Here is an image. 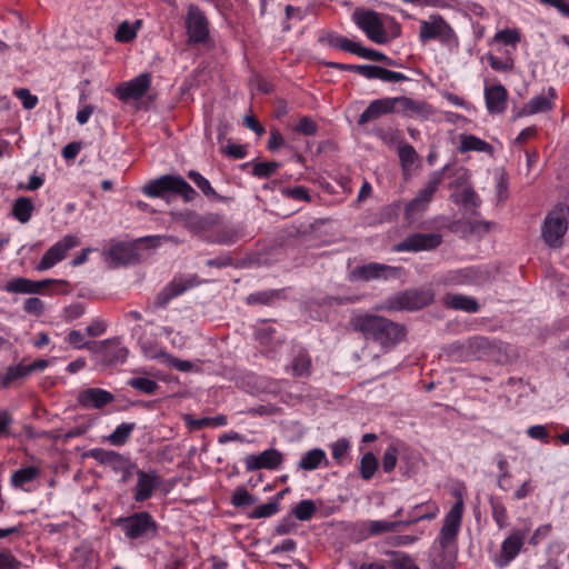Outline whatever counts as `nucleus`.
<instances>
[{
  "label": "nucleus",
  "instance_id": "nucleus-1",
  "mask_svg": "<svg viewBox=\"0 0 569 569\" xmlns=\"http://www.w3.org/2000/svg\"><path fill=\"white\" fill-rule=\"evenodd\" d=\"M389 113H399L403 117H419L427 120L433 114V109L426 101L413 100L405 96L381 98L370 102L358 118V124L367 123Z\"/></svg>",
  "mask_w": 569,
  "mask_h": 569
},
{
  "label": "nucleus",
  "instance_id": "nucleus-2",
  "mask_svg": "<svg viewBox=\"0 0 569 569\" xmlns=\"http://www.w3.org/2000/svg\"><path fill=\"white\" fill-rule=\"evenodd\" d=\"M358 331L367 341L378 345L382 352L393 349L406 336L403 325L377 315L358 316Z\"/></svg>",
  "mask_w": 569,
  "mask_h": 569
},
{
  "label": "nucleus",
  "instance_id": "nucleus-3",
  "mask_svg": "<svg viewBox=\"0 0 569 569\" xmlns=\"http://www.w3.org/2000/svg\"><path fill=\"white\" fill-rule=\"evenodd\" d=\"M463 515V500L459 496L449 512L445 516L438 541L441 551L430 560V569H455L456 557L446 552L455 543L460 531Z\"/></svg>",
  "mask_w": 569,
  "mask_h": 569
},
{
  "label": "nucleus",
  "instance_id": "nucleus-4",
  "mask_svg": "<svg viewBox=\"0 0 569 569\" xmlns=\"http://www.w3.org/2000/svg\"><path fill=\"white\" fill-rule=\"evenodd\" d=\"M114 523L121 528L126 538L132 541H149L158 535V523L147 511L119 517Z\"/></svg>",
  "mask_w": 569,
  "mask_h": 569
},
{
  "label": "nucleus",
  "instance_id": "nucleus-5",
  "mask_svg": "<svg viewBox=\"0 0 569 569\" xmlns=\"http://www.w3.org/2000/svg\"><path fill=\"white\" fill-rule=\"evenodd\" d=\"M168 192L180 196L186 202L194 200L198 196L181 176L174 174H164L143 187V193L152 198H163Z\"/></svg>",
  "mask_w": 569,
  "mask_h": 569
},
{
  "label": "nucleus",
  "instance_id": "nucleus-6",
  "mask_svg": "<svg viewBox=\"0 0 569 569\" xmlns=\"http://www.w3.org/2000/svg\"><path fill=\"white\" fill-rule=\"evenodd\" d=\"M419 40L423 44L430 40H438L449 49L458 48L459 46L456 31L439 13H432L427 20L420 21Z\"/></svg>",
  "mask_w": 569,
  "mask_h": 569
},
{
  "label": "nucleus",
  "instance_id": "nucleus-7",
  "mask_svg": "<svg viewBox=\"0 0 569 569\" xmlns=\"http://www.w3.org/2000/svg\"><path fill=\"white\" fill-rule=\"evenodd\" d=\"M389 17L373 10L358 8V29L376 44H386L400 33V27L396 24V31L389 36L385 20Z\"/></svg>",
  "mask_w": 569,
  "mask_h": 569
},
{
  "label": "nucleus",
  "instance_id": "nucleus-8",
  "mask_svg": "<svg viewBox=\"0 0 569 569\" xmlns=\"http://www.w3.org/2000/svg\"><path fill=\"white\" fill-rule=\"evenodd\" d=\"M433 301L430 290H406L391 296L387 300V307L391 310H419Z\"/></svg>",
  "mask_w": 569,
  "mask_h": 569
},
{
  "label": "nucleus",
  "instance_id": "nucleus-9",
  "mask_svg": "<svg viewBox=\"0 0 569 569\" xmlns=\"http://www.w3.org/2000/svg\"><path fill=\"white\" fill-rule=\"evenodd\" d=\"M184 26L189 44H199L208 41L210 37L209 21L198 6L190 4L188 7Z\"/></svg>",
  "mask_w": 569,
  "mask_h": 569
},
{
  "label": "nucleus",
  "instance_id": "nucleus-10",
  "mask_svg": "<svg viewBox=\"0 0 569 569\" xmlns=\"http://www.w3.org/2000/svg\"><path fill=\"white\" fill-rule=\"evenodd\" d=\"M527 531L522 529L513 530L501 543L499 555L493 559L495 566L499 569L507 567L520 553L525 546Z\"/></svg>",
  "mask_w": 569,
  "mask_h": 569
},
{
  "label": "nucleus",
  "instance_id": "nucleus-11",
  "mask_svg": "<svg viewBox=\"0 0 569 569\" xmlns=\"http://www.w3.org/2000/svg\"><path fill=\"white\" fill-rule=\"evenodd\" d=\"M568 229L567 218L562 211L550 212L542 226V238L545 242L552 248L561 244V239Z\"/></svg>",
  "mask_w": 569,
  "mask_h": 569
},
{
  "label": "nucleus",
  "instance_id": "nucleus-12",
  "mask_svg": "<svg viewBox=\"0 0 569 569\" xmlns=\"http://www.w3.org/2000/svg\"><path fill=\"white\" fill-rule=\"evenodd\" d=\"M442 242V236L439 233L416 232L406 237L396 246L398 251L419 252L438 248Z\"/></svg>",
  "mask_w": 569,
  "mask_h": 569
},
{
  "label": "nucleus",
  "instance_id": "nucleus-13",
  "mask_svg": "<svg viewBox=\"0 0 569 569\" xmlns=\"http://www.w3.org/2000/svg\"><path fill=\"white\" fill-rule=\"evenodd\" d=\"M79 240L77 237L68 234L64 236L60 241L54 243L52 247H50L44 254L42 256L41 260L37 264L36 269L38 271H44L53 266H56L58 262L64 259L67 252L78 246Z\"/></svg>",
  "mask_w": 569,
  "mask_h": 569
},
{
  "label": "nucleus",
  "instance_id": "nucleus-14",
  "mask_svg": "<svg viewBox=\"0 0 569 569\" xmlns=\"http://www.w3.org/2000/svg\"><path fill=\"white\" fill-rule=\"evenodd\" d=\"M197 284L194 277L174 278L156 297L152 302L154 309H163L176 297Z\"/></svg>",
  "mask_w": 569,
  "mask_h": 569
},
{
  "label": "nucleus",
  "instance_id": "nucleus-15",
  "mask_svg": "<svg viewBox=\"0 0 569 569\" xmlns=\"http://www.w3.org/2000/svg\"><path fill=\"white\" fill-rule=\"evenodd\" d=\"M176 221L181 222L191 232H202L217 223L218 217L213 213L200 214L193 210L184 209L173 214Z\"/></svg>",
  "mask_w": 569,
  "mask_h": 569
},
{
  "label": "nucleus",
  "instance_id": "nucleus-16",
  "mask_svg": "<svg viewBox=\"0 0 569 569\" xmlns=\"http://www.w3.org/2000/svg\"><path fill=\"white\" fill-rule=\"evenodd\" d=\"M151 83L148 73L139 74L138 77L119 84L116 88V97L121 101L137 100L144 96Z\"/></svg>",
  "mask_w": 569,
  "mask_h": 569
},
{
  "label": "nucleus",
  "instance_id": "nucleus-17",
  "mask_svg": "<svg viewBox=\"0 0 569 569\" xmlns=\"http://www.w3.org/2000/svg\"><path fill=\"white\" fill-rule=\"evenodd\" d=\"M137 485L133 488V500L143 502L150 499L160 485V477L156 470L144 471L137 469Z\"/></svg>",
  "mask_w": 569,
  "mask_h": 569
},
{
  "label": "nucleus",
  "instance_id": "nucleus-18",
  "mask_svg": "<svg viewBox=\"0 0 569 569\" xmlns=\"http://www.w3.org/2000/svg\"><path fill=\"white\" fill-rule=\"evenodd\" d=\"M446 166L442 170L436 171L432 178L429 180L427 186L421 189L418 196L412 199L406 207L407 214H411L415 211L423 210L426 206L431 201L435 192L437 191L440 182L443 178V172L447 169Z\"/></svg>",
  "mask_w": 569,
  "mask_h": 569
},
{
  "label": "nucleus",
  "instance_id": "nucleus-19",
  "mask_svg": "<svg viewBox=\"0 0 569 569\" xmlns=\"http://www.w3.org/2000/svg\"><path fill=\"white\" fill-rule=\"evenodd\" d=\"M282 462V453L277 449H267L259 455H249L244 459L247 471L260 469H278Z\"/></svg>",
  "mask_w": 569,
  "mask_h": 569
},
{
  "label": "nucleus",
  "instance_id": "nucleus-20",
  "mask_svg": "<svg viewBox=\"0 0 569 569\" xmlns=\"http://www.w3.org/2000/svg\"><path fill=\"white\" fill-rule=\"evenodd\" d=\"M114 396L101 388H87L81 390L77 397L80 407L89 409H103L106 406L113 402Z\"/></svg>",
  "mask_w": 569,
  "mask_h": 569
},
{
  "label": "nucleus",
  "instance_id": "nucleus-21",
  "mask_svg": "<svg viewBox=\"0 0 569 569\" xmlns=\"http://www.w3.org/2000/svg\"><path fill=\"white\" fill-rule=\"evenodd\" d=\"M106 366L122 363L128 357V349L121 345L118 339H107L102 341L97 350Z\"/></svg>",
  "mask_w": 569,
  "mask_h": 569
},
{
  "label": "nucleus",
  "instance_id": "nucleus-22",
  "mask_svg": "<svg viewBox=\"0 0 569 569\" xmlns=\"http://www.w3.org/2000/svg\"><path fill=\"white\" fill-rule=\"evenodd\" d=\"M557 98L556 89L548 88L547 94H540L531 98L519 111L518 117H527L536 113L548 112L553 108V101Z\"/></svg>",
  "mask_w": 569,
  "mask_h": 569
},
{
  "label": "nucleus",
  "instance_id": "nucleus-23",
  "mask_svg": "<svg viewBox=\"0 0 569 569\" xmlns=\"http://www.w3.org/2000/svg\"><path fill=\"white\" fill-rule=\"evenodd\" d=\"M41 469L36 466H28L16 470L10 478L13 488L31 492L36 487L34 481L39 479Z\"/></svg>",
  "mask_w": 569,
  "mask_h": 569
},
{
  "label": "nucleus",
  "instance_id": "nucleus-24",
  "mask_svg": "<svg viewBox=\"0 0 569 569\" xmlns=\"http://www.w3.org/2000/svg\"><path fill=\"white\" fill-rule=\"evenodd\" d=\"M486 107L489 113H501L507 108L508 91L502 84L485 87Z\"/></svg>",
  "mask_w": 569,
  "mask_h": 569
},
{
  "label": "nucleus",
  "instance_id": "nucleus-25",
  "mask_svg": "<svg viewBox=\"0 0 569 569\" xmlns=\"http://www.w3.org/2000/svg\"><path fill=\"white\" fill-rule=\"evenodd\" d=\"M52 279H44L40 281L30 280L27 278H13L7 282L4 290L11 293H39L43 288L53 283Z\"/></svg>",
  "mask_w": 569,
  "mask_h": 569
},
{
  "label": "nucleus",
  "instance_id": "nucleus-26",
  "mask_svg": "<svg viewBox=\"0 0 569 569\" xmlns=\"http://www.w3.org/2000/svg\"><path fill=\"white\" fill-rule=\"evenodd\" d=\"M401 526H405L403 519L397 521L368 520L362 522L360 530H358V539H367L371 536L397 531Z\"/></svg>",
  "mask_w": 569,
  "mask_h": 569
},
{
  "label": "nucleus",
  "instance_id": "nucleus-27",
  "mask_svg": "<svg viewBox=\"0 0 569 569\" xmlns=\"http://www.w3.org/2000/svg\"><path fill=\"white\" fill-rule=\"evenodd\" d=\"M256 339L267 353L274 352L283 342V337L268 322H263L256 330Z\"/></svg>",
  "mask_w": 569,
  "mask_h": 569
},
{
  "label": "nucleus",
  "instance_id": "nucleus-28",
  "mask_svg": "<svg viewBox=\"0 0 569 569\" xmlns=\"http://www.w3.org/2000/svg\"><path fill=\"white\" fill-rule=\"evenodd\" d=\"M88 456L97 462L110 467L114 472L123 469V465L128 457L114 451L103 448H93L88 451Z\"/></svg>",
  "mask_w": 569,
  "mask_h": 569
},
{
  "label": "nucleus",
  "instance_id": "nucleus-29",
  "mask_svg": "<svg viewBox=\"0 0 569 569\" xmlns=\"http://www.w3.org/2000/svg\"><path fill=\"white\" fill-rule=\"evenodd\" d=\"M399 269L396 267L370 262L368 264H363L362 267H358V278L363 280H372V279H389L398 276Z\"/></svg>",
  "mask_w": 569,
  "mask_h": 569
},
{
  "label": "nucleus",
  "instance_id": "nucleus-30",
  "mask_svg": "<svg viewBox=\"0 0 569 569\" xmlns=\"http://www.w3.org/2000/svg\"><path fill=\"white\" fill-rule=\"evenodd\" d=\"M479 271L473 267L450 270L442 278L445 286H470L477 282Z\"/></svg>",
  "mask_w": 569,
  "mask_h": 569
},
{
  "label": "nucleus",
  "instance_id": "nucleus-31",
  "mask_svg": "<svg viewBox=\"0 0 569 569\" xmlns=\"http://www.w3.org/2000/svg\"><path fill=\"white\" fill-rule=\"evenodd\" d=\"M318 41L325 47L335 48L356 54V41H352L336 32H323L319 36Z\"/></svg>",
  "mask_w": 569,
  "mask_h": 569
},
{
  "label": "nucleus",
  "instance_id": "nucleus-32",
  "mask_svg": "<svg viewBox=\"0 0 569 569\" xmlns=\"http://www.w3.org/2000/svg\"><path fill=\"white\" fill-rule=\"evenodd\" d=\"M327 466L328 459L326 451L320 448L311 449L305 452L298 463V468L307 471L318 469L320 466Z\"/></svg>",
  "mask_w": 569,
  "mask_h": 569
},
{
  "label": "nucleus",
  "instance_id": "nucleus-33",
  "mask_svg": "<svg viewBox=\"0 0 569 569\" xmlns=\"http://www.w3.org/2000/svg\"><path fill=\"white\" fill-rule=\"evenodd\" d=\"M446 306L455 310H463L469 313L479 311L480 306L478 301L463 295H448L446 297Z\"/></svg>",
  "mask_w": 569,
  "mask_h": 569
},
{
  "label": "nucleus",
  "instance_id": "nucleus-34",
  "mask_svg": "<svg viewBox=\"0 0 569 569\" xmlns=\"http://www.w3.org/2000/svg\"><path fill=\"white\" fill-rule=\"evenodd\" d=\"M311 358L307 350L299 349L297 353L293 356L291 362V370L295 377L306 378L311 373Z\"/></svg>",
  "mask_w": 569,
  "mask_h": 569
},
{
  "label": "nucleus",
  "instance_id": "nucleus-35",
  "mask_svg": "<svg viewBox=\"0 0 569 569\" xmlns=\"http://www.w3.org/2000/svg\"><path fill=\"white\" fill-rule=\"evenodd\" d=\"M188 178L201 190V192L210 200L224 201L226 198L217 193L210 181L196 170L188 172Z\"/></svg>",
  "mask_w": 569,
  "mask_h": 569
},
{
  "label": "nucleus",
  "instance_id": "nucleus-36",
  "mask_svg": "<svg viewBox=\"0 0 569 569\" xmlns=\"http://www.w3.org/2000/svg\"><path fill=\"white\" fill-rule=\"evenodd\" d=\"M134 429V422H122L117 426L109 436L106 437V441L116 447L123 446L129 441Z\"/></svg>",
  "mask_w": 569,
  "mask_h": 569
},
{
  "label": "nucleus",
  "instance_id": "nucleus-37",
  "mask_svg": "<svg viewBox=\"0 0 569 569\" xmlns=\"http://www.w3.org/2000/svg\"><path fill=\"white\" fill-rule=\"evenodd\" d=\"M103 256L107 261L120 264L126 263L130 259L131 250L123 242H114L109 249L103 251Z\"/></svg>",
  "mask_w": 569,
  "mask_h": 569
},
{
  "label": "nucleus",
  "instance_id": "nucleus-38",
  "mask_svg": "<svg viewBox=\"0 0 569 569\" xmlns=\"http://www.w3.org/2000/svg\"><path fill=\"white\" fill-rule=\"evenodd\" d=\"M492 147L486 142L485 140L473 136V134H462L459 151L461 153L469 151H478V152H489Z\"/></svg>",
  "mask_w": 569,
  "mask_h": 569
},
{
  "label": "nucleus",
  "instance_id": "nucleus-39",
  "mask_svg": "<svg viewBox=\"0 0 569 569\" xmlns=\"http://www.w3.org/2000/svg\"><path fill=\"white\" fill-rule=\"evenodd\" d=\"M33 203L29 198H18L12 207L13 217L21 223H27L32 214Z\"/></svg>",
  "mask_w": 569,
  "mask_h": 569
},
{
  "label": "nucleus",
  "instance_id": "nucleus-40",
  "mask_svg": "<svg viewBox=\"0 0 569 569\" xmlns=\"http://www.w3.org/2000/svg\"><path fill=\"white\" fill-rule=\"evenodd\" d=\"M28 375V370L26 369L24 363H18L14 366H10L3 373H0V382L2 387L8 388L11 383L17 380L26 378Z\"/></svg>",
  "mask_w": 569,
  "mask_h": 569
},
{
  "label": "nucleus",
  "instance_id": "nucleus-41",
  "mask_svg": "<svg viewBox=\"0 0 569 569\" xmlns=\"http://www.w3.org/2000/svg\"><path fill=\"white\" fill-rule=\"evenodd\" d=\"M492 518L499 529H503L508 525V512L502 501L497 497L489 499Z\"/></svg>",
  "mask_w": 569,
  "mask_h": 569
},
{
  "label": "nucleus",
  "instance_id": "nucleus-42",
  "mask_svg": "<svg viewBox=\"0 0 569 569\" xmlns=\"http://www.w3.org/2000/svg\"><path fill=\"white\" fill-rule=\"evenodd\" d=\"M379 466L378 459L372 452H366L360 461V475L365 480L372 478Z\"/></svg>",
  "mask_w": 569,
  "mask_h": 569
},
{
  "label": "nucleus",
  "instance_id": "nucleus-43",
  "mask_svg": "<svg viewBox=\"0 0 569 569\" xmlns=\"http://www.w3.org/2000/svg\"><path fill=\"white\" fill-rule=\"evenodd\" d=\"M128 386L131 388L141 391L146 395H154L157 389L159 388V385L157 381L143 378V377H134L128 380Z\"/></svg>",
  "mask_w": 569,
  "mask_h": 569
},
{
  "label": "nucleus",
  "instance_id": "nucleus-44",
  "mask_svg": "<svg viewBox=\"0 0 569 569\" xmlns=\"http://www.w3.org/2000/svg\"><path fill=\"white\" fill-rule=\"evenodd\" d=\"M317 507L312 500H301L292 510L295 517L300 521H307L312 518Z\"/></svg>",
  "mask_w": 569,
  "mask_h": 569
},
{
  "label": "nucleus",
  "instance_id": "nucleus-45",
  "mask_svg": "<svg viewBox=\"0 0 569 569\" xmlns=\"http://www.w3.org/2000/svg\"><path fill=\"white\" fill-rule=\"evenodd\" d=\"M398 156L403 169H409L418 159V153L409 143H403L398 148Z\"/></svg>",
  "mask_w": 569,
  "mask_h": 569
},
{
  "label": "nucleus",
  "instance_id": "nucleus-46",
  "mask_svg": "<svg viewBox=\"0 0 569 569\" xmlns=\"http://www.w3.org/2000/svg\"><path fill=\"white\" fill-rule=\"evenodd\" d=\"M141 350L143 356L148 359H160L162 363L166 360L168 352L166 349L157 343H152L151 341H142Z\"/></svg>",
  "mask_w": 569,
  "mask_h": 569
},
{
  "label": "nucleus",
  "instance_id": "nucleus-47",
  "mask_svg": "<svg viewBox=\"0 0 569 569\" xmlns=\"http://www.w3.org/2000/svg\"><path fill=\"white\" fill-rule=\"evenodd\" d=\"M292 130L303 136H315L318 132V124L311 117L303 116L292 127Z\"/></svg>",
  "mask_w": 569,
  "mask_h": 569
},
{
  "label": "nucleus",
  "instance_id": "nucleus-48",
  "mask_svg": "<svg viewBox=\"0 0 569 569\" xmlns=\"http://www.w3.org/2000/svg\"><path fill=\"white\" fill-rule=\"evenodd\" d=\"M280 510V505L277 501H269L263 505L257 506L249 515L252 519L268 518L276 515Z\"/></svg>",
  "mask_w": 569,
  "mask_h": 569
},
{
  "label": "nucleus",
  "instance_id": "nucleus-49",
  "mask_svg": "<svg viewBox=\"0 0 569 569\" xmlns=\"http://www.w3.org/2000/svg\"><path fill=\"white\" fill-rule=\"evenodd\" d=\"M256 502V498L249 493V491L240 486L237 487L231 497V503L234 507L251 506Z\"/></svg>",
  "mask_w": 569,
  "mask_h": 569
},
{
  "label": "nucleus",
  "instance_id": "nucleus-50",
  "mask_svg": "<svg viewBox=\"0 0 569 569\" xmlns=\"http://www.w3.org/2000/svg\"><path fill=\"white\" fill-rule=\"evenodd\" d=\"M495 40L515 48L520 41V33L516 29H503L496 33Z\"/></svg>",
  "mask_w": 569,
  "mask_h": 569
},
{
  "label": "nucleus",
  "instance_id": "nucleus-51",
  "mask_svg": "<svg viewBox=\"0 0 569 569\" xmlns=\"http://www.w3.org/2000/svg\"><path fill=\"white\" fill-rule=\"evenodd\" d=\"M280 164L276 161L258 162L253 166L252 173L257 178H269L272 176Z\"/></svg>",
  "mask_w": 569,
  "mask_h": 569
},
{
  "label": "nucleus",
  "instance_id": "nucleus-52",
  "mask_svg": "<svg viewBox=\"0 0 569 569\" xmlns=\"http://www.w3.org/2000/svg\"><path fill=\"white\" fill-rule=\"evenodd\" d=\"M489 66L496 70L501 72H510L513 70L515 61L511 57H507L506 59H500L493 54L488 56Z\"/></svg>",
  "mask_w": 569,
  "mask_h": 569
},
{
  "label": "nucleus",
  "instance_id": "nucleus-53",
  "mask_svg": "<svg viewBox=\"0 0 569 569\" xmlns=\"http://www.w3.org/2000/svg\"><path fill=\"white\" fill-rule=\"evenodd\" d=\"M461 202L465 207H471L473 208L472 213L477 214V209L481 204V200L477 192L471 188H465L461 193Z\"/></svg>",
  "mask_w": 569,
  "mask_h": 569
},
{
  "label": "nucleus",
  "instance_id": "nucleus-54",
  "mask_svg": "<svg viewBox=\"0 0 569 569\" xmlns=\"http://www.w3.org/2000/svg\"><path fill=\"white\" fill-rule=\"evenodd\" d=\"M350 450V443L340 439L332 445V458L337 463L342 465L347 458V455Z\"/></svg>",
  "mask_w": 569,
  "mask_h": 569
},
{
  "label": "nucleus",
  "instance_id": "nucleus-55",
  "mask_svg": "<svg viewBox=\"0 0 569 569\" xmlns=\"http://www.w3.org/2000/svg\"><path fill=\"white\" fill-rule=\"evenodd\" d=\"M136 36V28L128 21H123L117 30L116 39L120 42H130Z\"/></svg>",
  "mask_w": 569,
  "mask_h": 569
},
{
  "label": "nucleus",
  "instance_id": "nucleus-56",
  "mask_svg": "<svg viewBox=\"0 0 569 569\" xmlns=\"http://www.w3.org/2000/svg\"><path fill=\"white\" fill-rule=\"evenodd\" d=\"M16 97L21 101L23 108L27 110L36 108L39 102L38 97L32 94L30 90L26 88L17 90Z\"/></svg>",
  "mask_w": 569,
  "mask_h": 569
},
{
  "label": "nucleus",
  "instance_id": "nucleus-57",
  "mask_svg": "<svg viewBox=\"0 0 569 569\" xmlns=\"http://www.w3.org/2000/svg\"><path fill=\"white\" fill-rule=\"evenodd\" d=\"M163 365L168 366V367H171V368H174L176 370L180 371V372H188V371H191L193 369V363L189 360H181L179 358H176L171 355H167L166 357V360L163 362Z\"/></svg>",
  "mask_w": 569,
  "mask_h": 569
},
{
  "label": "nucleus",
  "instance_id": "nucleus-58",
  "mask_svg": "<svg viewBox=\"0 0 569 569\" xmlns=\"http://www.w3.org/2000/svg\"><path fill=\"white\" fill-rule=\"evenodd\" d=\"M44 309V305L41 299L37 297H31L24 300L23 302V310L24 312L33 316H40L42 315Z\"/></svg>",
  "mask_w": 569,
  "mask_h": 569
},
{
  "label": "nucleus",
  "instance_id": "nucleus-59",
  "mask_svg": "<svg viewBox=\"0 0 569 569\" xmlns=\"http://www.w3.org/2000/svg\"><path fill=\"white\" fill-rule=\"evenodd\" d=\"M378 80H380L382 82L395 83V82L407 81V80H409V78L401 72L388 70V69L381 67L380 71H379Z\"/></svg>",
  "mask_w": 569,
  "mask_h": 569
},
{
  "label": "nucleus",
  "instance_id": "nucleus-60",
  "mask_svg": "<svg viewBox=\"0 0 569 569\" xmlns=\"http://www.w3.org/2000/svg\"><path fill=\"white\" fill-rule=\"evenodd\" d=\"M398 456L395 447H388L382 457V469L385 472H391L397 465Z\"/></svg>",
  "mask_w": 569,
  "mask_h": 569
},
{
  "label": "nucleus",
  "instance_id": "nucleus-61",
  "mask_svg": "<svg viewBox=\"0 0 569 569\" xmlns=\"http://www.w3.org/2000/svg\"><path fill=\"white\" fill-rule=\"evenodd\" d=\"M66 341L76 349L88 348L90 342L84 339V333L72 330L68 333Z\"/></svg>",
  "mask_w": 569,
  "mask_h": 569
},
{
  "label": "nucleus",
  "instance_id": "nucleus-62",
  "mask_svg": "<svg viewBox=\"0 0 569 569\" xmlns=\"http://www.w3.org/2000/svg\"><path fill=\"white\" fill-rule=\"evenodd\" d=\"M282 193L298 201H310L308 189L302 186H298L295 188H286L282 190Z\"/></svg>",
  "mask_w": 569,
  "mask_h": 569
},
{
  "label": "nucleus",
  "instance_id": "nucleus-63",
  "mask_svg": "<svg viewBox=\"0 0 569 569\" xmlns=\"http://www.w3.org/2000/svg\"><path fill=\"white\" fill-rule=\"evenodd\" d=\"M20 561L7 550L0 551V569H19Z\"/></svg>",
  "mask_w": 569,
  "mask_h": 569
},
{
  "label": "nucleus",
  "instance_id": "nucleus-64",
  "mask_svg": "<svg viewBox=\"0 0 569 569\" xmlns=\"http://www.w3.org/2000/svg\"><path fill=\"white\" fill-rule=\"evenodd\" d=\"M527 435L532 438V439H537V440H541L546 443L549 442V433H548V430L545 426L542 425H535V426H530L528 429H527Z\"/></svg>",
  "mask_w": 569,
  "mask_h": 569
}]
</instances>
